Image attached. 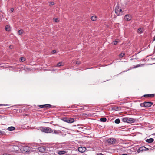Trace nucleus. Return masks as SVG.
<instances>
[{"instance_id": "7ed1b4c3", "label": "nucleus", "mask_w": 155, "mask_h": 155, "mask_svg": "<svg viewBox=\"0 0 155 155\" xmlns=\"http://www.w3.org/2000/svg\"><path fill=\"white\" fill-rule=\"evenodd\" d=\"M115 13L117 15H122L123 12L120 8L118 5H117L115 9Z\"/></svg>"}, {"instance_id": "393cba45", "label": "nucleus", "mask_w": 155, "mask_h": 155, "mask_svg": "<svg viewBox=\"0 0 155 155\" xmlns=\"http://www.w3.org/2000/svg\"><path fill=\"white\" fill-rule=\"evenodd\" d=\"M68 118H64L62 119V120L64 122L67 123Z\"/></svg>"}, {"instance_id": "20e7f679", "label": "nucleus", "mask_w": 155, "mask_h": 155, "mask_svg": "<svg viewBox=\"0 0 155 155\" xmlns=\"http://www.w3.org/2000/svg\"><path fill=\"white\" fill-rule=\"evenodd\" d=\"M29 147L28 146H23L21 147V150L23 153L28 152L30 150Z\"/></svg>"}, {"instance_id": "2eb2a0df", "label": "nucleus", "mask_w": 155, "mask_h": 155, "mask_svg": "<svg viewBox=\"0 0 155 155\" xmlns=\"http://www.w3.org/2000/svg\"><path fill=\"white\" fill-rule=\"evenodd\" d=\"M15 129V128L13 126L10 127H8L7 130L10 131H12L14 130Z\"/></svg>"}, {"instance_id": "2f4dec72", "label": "nucleus", "mask_w": 155, "mask_h": 155, "mask_svg": "<svg viewBox=\"0 0 155 155\" xmlns=\"http://www.w3.org/2000/svg\"><path fill=\"white\" fill-rule=\"evenodd\" d=\"M39 107L40 108H45V105H40L39 106Z\"/></svg>"}, {"instance_id": "c756f323", "label": "nucleus", "mask_w": 155, "mask_h": 155, "mask_svg": "<svg viewBox=\"0 0 155 155\" xmlns=\"http://www.w3.org/2000/svg\"><path fill=\"white\" fill-rule=\"evenodd\" d=\"M53 20L56 22H58V19L57 18H53Z\"/></svg>"}, {"instance_id": "cd10ccee", "label": "nucleus", "mask_w": 155, "mask_h": 155, "mask_svg": "<svg viewBox=\"0 0 155 155\" xmlns=\"http://www.w3.org/2000/svg\"><path fill=\"white\" fill-rule=\"evenodd\" d=\"M53 130V132H54V134H58L59 133L58 131H57L55 130Z\"/></svg>"}, {"instance_id": "ddd939ff", "label": "nucleus", "mask_w": 155, "mask_h": 155, "mask_svg": "<svg viewBox=\"0 0 155 155\" xmlns=\"http://www.w3.org/2000/svg\"><path fill=\"white\" fill-rule=\"evenodd\" d=\"M154 141V139L152 138H150L149 139H147L146 140V141L149 143H151L153 142Z\"/></svg>"}, {"instance_id": "72a5a7b5", "label": "nucleus", "mask_w": 155, "mask_h": 155, "mask_svg": "<svg viewBox=\"0 0 155 155\" xmlns=\"http://www.w3.org/2000/svg\"><path fill=\"white\" fill-rule=\"evenodd\" d=\"M50 3L51 5H53L54 4V3L53 2H51Z\"/></svg>"}, {"instance_id": "f704fd0d", "label": "nucleus", "mask_w": 155, "mask_h": 155, "mask_svg": "<svg viewBox=\"0 0 155 155\" xmlns=\"http://www.w3.org/2000/svg\"><path fill=\"white\" fill-rule=\"evenodd\" d=\"M56 52V51L55 50H53L52 51V53L53 54L55 53Z\"/></svg>"}, {"instance_id": "a211bd4d", "label": "nucleus", "mask_w": 155, "mask_h": 155, "mask_svg": "<svg viewBox=\"0 0 155 155\" xmlns=\"http://www.w3.org/2000/svg\"><path fill=\"white\" fill-rule=\"evenodd\" d=\"M39 150L40 152H44L45 151V147H41L39 148Z\"/></svg>"}, {"instance_id": "58836bf2", "label": "nucleus", "mask_w": 155, "mask_h": 155, "mask_svg": "<svg viewBox=\"0 0 155 155\" xmlns=\"http://www.w3.org/2000/svg\"><path fill=\"white\" fill-rule=\"evenodd\" d=\"M76 64H80L79 62H78V61H77Z\"/></svg>"}, {"instance_id": "9d476101", "label": "nucleus", "mask_w": 155, "mask_h": 155, "mask_svg": "<svg viewBox=\"0 0 155 155\" xmlns=\"http://www.w3.org/2000/svg\"><path fill=\"white\" fill-rule=\"evenodd\" d=\"M154 96V94H150L144 95L143 96L145 97H153Z\"/></svg>"}, {"instance_id": "c03bdc74", "label": "nucleus", "mask_w": 155, "mask_h": 155, "mask_svg": "<svg viewBox=\"0 0 155 155\" xmlns=\"http://www.w3.org/2000/svg\"><path fill=\"white\" fill-rule=\"evenodd\" d=\"M15 147H17V148L18 149L19 148L17 146H15Z\"/></svg>"}, {"instance_id": "412c9836", "label": "nucleus", "mask_w": 155, "mask_h": 155, "mask_svg": "<svg viewBox=\"0 0 155 155\" xmlns=\"http://www.w3.org/2000/svg\"><path fill=\"white\" fill-rule=\"evenodd\" d=\"M51 106V105L50 104H45V108H47L48 107H50Z\"/></svg>"}, {"instance_id": "1a4fd4ad", "label": "nucleus", "mask_w": 155, "mask_h": 155, "mask_svg": "<svg viewBox=\"0 0 155 155\" xmlns=\"http://www.w3.org/2000/svg\"><path fill=\"white\" fill-rule=\"evenodd\" d=\"M86 150V148L83 147H81L78 148V150L79 152L81 153H83Z\"/></svg>"}, {"instance_id": "79ce46f5", "label": "nucleus", "mask_w": 155, "mask_h": 155, "mask_svg": "<svg viewBox=\"0 0 155 155\" xmlns=\"http://www.w3.org/2000/svg\"><path fill=\"white\" fill-rule=\"evenodd\" d=\"M121 155H128L127 154H122Z\"/></svg>"}, {"instance_id": "6ab92c4d", "label": "nucleus", "mask_w": 155, "mask_h": 155, "mask_svg": "<svg viewBox=\"0 0 155 155\" xmlns=\"http://www.w3.org/2000/svg\"><path fill=\"white\" fill-rule=\"evenodd\" d=\"M64 65V63L63 62H59L57 63V67H60Z\"/></svg>"}, {"instance_id": "dca6fc26", "label": "nucleus", "mask_w": 155, "mask_h": 155, "mask_svg": "<svg viewBox=\"0 0 155 155\" xmlns=\"http://www.w3.org/2000/svg\"><path fill=\"white\" fill-rule=\"evenodd\" d=\"M66 152L65 151L63 150V151H60L58 152V154L59 155H61L64 154Z\"/></svg>"}, {"instance_id": "5701e85b", "label": "nucleus", "mask_w": 155, "mask_h": 155, "mask_svg": "<svg viewBox=\"0 0 155 155\" xmlns=\"http://www.w3.org/2000/svg\"><path fill=\"white\" fill-rule=\"evenodd\" d=\"M20 61L23 62L25 61V58L23 57H21L20 58Z\"/></svg>"}, {"instance_id": "a878e982", "label": "nucleus", "mask_w": 155, "mask_h": 155, "mask_svg": "<svg viewBox=\"0 0 155 155\" xmlns=\"http://www.w3.org/2000/svg\"><path fill=\"white\" fill-rule=\"evenodd\" d=\"M140 33H142L143 32L142 31V29L141 28H139L137 30Z\"/></svg>"}, {"instance_id": "9b49d317", "label": "nucleus", "mask_w": 155, "mask_h": 155, "mask_svg": "<svg viewBox=\"0 0 155 155\" xmlns=\"http://www.w3.org/2000/svg\"><path fill=\"white\" fill-rule=\"evenodd\" d=\"M5 29L7 31H11V28L9 26L6 25L5 27Z\"/></svg>"}, {"instance_id": "4468645a", "label": "nucleus", "mask_w": 155, "mask_h": 155, "mask_svg": "<svg viewBox=\"0 0 155 155\" xmlns=\"http://www.w3.org/2000/svg\"><path fill=\"white\" fill-rule=\"evenodd\" d=\"M120 107L118 106H115L112 108V110L115 111H117L120 109Z\"/></svg>"}, {"instance_id": "aec40b11", "label": "nucleus", "mask_w": 155, "mask_h": 155, "mask_svg": "<svg viewBox=\"0 0 155 155\" xmlns=\"http://www.w3.org/2000/svg\"><path fill=\"white\" fill-rule=\"evenodd\" d=\"M23 30L22 29H21L20 30H19L18 31V33L19 35H21L23 33Z\"/></svg>"}, {"instance_id": "bb28decb", "label": "nucleus", "mask_w": 155, "mask_h": 155, "mask_svg": "<svg viewBox=\"0 0 155 155\" xmlns=\"http://www.w3.org/2000/svg\"><path fill=\"white\" fill-rule=\"evenodd\" d=\"M125 55L124 53H121L119 55V57L122 58Z\"/></svg>"}, {"instance_id": "a19ab883", "label": "nucleus", "mask_w": 155, "mask_h": 155, "mask_svg": "<svg viewBox=\"0 0 155 155\" xmlns=\"http://www.w3.org/2000/svg\"><path fill=\"white\" fill-rule=\"evenodd\" d=\"M155 40V35L153 38V41Z\"/></svg>"}, {"instance_id": "f8f14e48", "label": "nucleus", "mask_w": 155, "mask_h": 155, "mask_svg": "<svg viewBox=\"0 0 155 155\" xmlns=\"http://www.w3.org/2000/svg\"><path fill=\"white\" fill-rule=\"evenodd\" d=\"M74 118H68L67 123H71L74 122Z\"/></svg>"}, {"instance_id": "37998d69", "label": "nucleus", "mask_w": 155, "mask_h": 155, "mask_svg": "<svg viewBox=\"0 0 155 155\" xmlns=\"http://www.w3.org/2000/svg\"><path fill=\"white\" fill-rule=\"evenodd\" d=\"M5 105H3L2 104H0V106Z\"/></svg>"}, {"instance_id": "473e14b6", "label": "nucleus", "mask_w": 155, "mask_h": 155, "mask_svg": "<svg viewBox=\"0 0 155 155\" xmlns=\"http://www.w3.org/2000/svg\"><path fill=\"white\" fill-rule=\"evenodd\" d=\"M5 134V132L2 131H0V135H2Z\"/></svg>"}, {"instance_id": "4be33fe9", "label": "nucleus", "mask_w": 155, "mask_h": 155, "mask_svg": "<svg viewBox=\"0 0 155 155\" xmlns=\"http://www.w3.org/2000/svg\"><path fill=\"white\" fill-rule=\"evenodd\" d=\"M114 122L115 123L119 124L120 122V121L119 119H117L115 120Z\"/></svg>"}, {"instance_id": "c85d7f7f", "label": "nucleus", "mask_w": 155, "mask_h": 155, "mask_svg": "<svg viewBox=\"0 0 155 155\" xmlns=\"http://www.w3.org/2000/svg\"><path fill=\"white\" fill-rule=\"evenodd\" d=\"M118 42L116 41H114L113 42V44L114 45H116L117 44Z\"/></svg>"}, {"instance_id": "0eeeda50", "label": "nucleus", "mask_w": 155, "mask_h": 155, "mask_svg": "<svg viewBox=\"0 0 155 155\" xmlns=\"http://www.w3.org/2000/svg\"><path fill=\"white\" fill-rule=\"evenodd\" d=\"M116 140L114 138H110L107 140V142L110 144H113L115 142Z\"/></svg>"}, {"instance_id": "423d86ee", "label": "nucleus", "mask_w": 155, "mask_h": 155, "mask_svg": "<svg viewBox=\"0 0 155 155\" xmlns=\"http://www.w3.org/2000/svg\"><path fill=\"white\" fill-rule=\"evenodd\" d=\"M124 19L127 21H130L132 19V16L131 15L128 14L125 15Z\"/></svg>"}, {"instance_id": "ea45409f", "label": "nucleus", "mask_w": 155, "mask_h": 155, "mask_svg": "<svg viewBox=\"0 0 155 155\" xmlns=\"http://www.w3.org/2000/svg\"><path fill=\"white\" fill-rule=\"evenodd\" d=\"M152 59L153 60L155 59V58H152Z\"/></svg>"}, {"instance_id": "4c0bfd02", "label": "nucleus", "mask_w": 155, "mask_h": 155, "mask_svg": "<svg viewBox=\"0 0 155 155\" xmlns=\"http://www.w3.org/2000/svg\"><path fill=\"white\" fill-rule=\"evenodd\" d=\"M140 66L139 65H136V67H135V68H137V67H139Z\"/></svg>"}, {"instance_id": "f3484780", "label": "nucleus", "mask_w": 155, "mask_h": 155, "mask_svg": "<svg viewBox=\"0 0 155 155\" xmlns=\"http://www.w3.org/2000/svg\"><path fill=\"white\" fill-rule=\"evenodd\" d=\"M100 121L103 122H104L106 121L107 119L105 117H103L100 118Z\"/></svg>"}, {"instance_id": "e433bc0d", "label": "nucleus", "mask_w": 155, "mask_h": 155, "mask_svg": "<svg viewBox=\"0 0 155 155\" xmlns=\"http://www.w3.org/2000/svg\"><path fill=\"white\" fill-rule=\"evenodd\" d=\"M97 155H104V154H102V153H100L99 154H97Z\"/></svg>"}, {"instance_id": "b1692460", "label": "nucleus", "mask_w": 155, "mask_h": 155, "mask_svg": "<svg viewBox=\"0 0 155 155\" xmlns=\"http://www.w3.org/2000/svg\"><path fill=\"white\" fill-rule=\"evenodd\" d=\"M96 18V16H93L91 17V19L92 20L94 21L96 20L95 19Z\"/></svg>"}, {"instance_id": "c9c22d12", "label": "nucleus", "mask_w": 155, "mask_h": 155, "mask_svg": "<svg viewBox=\"0 0 155 155\" xmlns=\"http://www.w3.org/2000/svg\"><path fill=\"white\" fill-rule=\"evenodd\" d=\"M10 11L11 12H13V11H14V8H11V9H10Z\"/></svg>"}, {"instance_id": "f257e3e1", "label": "nucleus", "mask_w": 155, "mask_h": 155, "mask_svg": "<svg viewBox=\"0 0 155 155\" xmlns=\"http://www.w3.org/2000/svg\"><path fill=\"white\" fill-rule=\"evenodd\" d=\"M40 130L42 132L47 133H50L53 132L52 129L49 127H41Z\"/></svg>"}, {"instance_id": "7c9ffc66", "label": "nucleus", "mask_w": 155, "mask_h": 155, "mask_svg": "<svg viewBox=\"0 0 155 155\" xmlns=\"http://www.w3.org/2000/svg\"><path fill=\"white\" fill-rule=\"evenodd\" d=\"M140 105L141 107H145V102L143 103L140 104Z\"/></svg>"}, {"instance_id": "f03ea898", "label": "nucleus", "mask_w": 155, "mask_h": 155, "mask_svg": "<svg viewBox=\"0 0 155 155\" xmlns=\"http://www.w3.org/2000/svg\"><path fill=\"white\" fill-rule=\"evenodd\" d=\"M122 120L124 122L131 124L135 122L136 120V119L131 118L125 117L122 118Z\"/></svg>"}, {"instance_id": "39448f33", "label": "nucleus", "mask_w": 155, "mask_h": 155, "mask_svg": "<svg viewBox=\"0 0 155 155\" xmlns=\"http://www.w3.org/2000/svg\"><path fill=\"white\" fill-rule=\"evenodd\" d=\"M148 150L149 149L148 148H147L144 146H143L139 148L137 150V152L138 153H139L141 151H146Z\"/></svg>"}, {"instance_id": "6e6552de", "label": "nucleus", "mask_w": 155, "mask_h": 155, "mask_svg": "<svg viewBox=\"0 0 155 155\" xmlns=\"http://www.w3.org/2000/svg\"><path fill=\"white\" fill-rule=\"evenodd\" d=\"M153 103L151 102H145V107H150Z\"/></svg>"}]
</instances>
